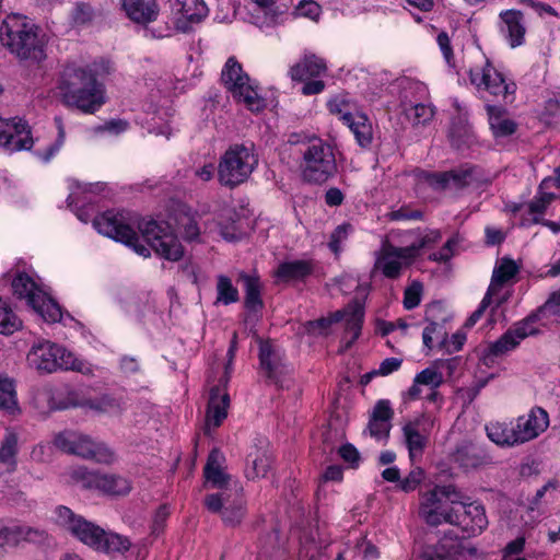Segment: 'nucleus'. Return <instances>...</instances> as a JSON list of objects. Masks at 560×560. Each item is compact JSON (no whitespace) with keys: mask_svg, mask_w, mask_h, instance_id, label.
Wrapping results in <instances>:
<instances>
[{"mask_svg":"<svg viewBox=\"0 0 560 560\" xmlns=\"http://www.w3.org/2000/svg\"><path fill=\"white\" fill-rule=\"evenodd\" d=\"M402 105L407 118L413 126H424L431 121L434 116V110L430 105H425L423 103H410L408 105L406 101H402Z\"/></svg>","mask_w":560,"mask_h":560,"instance_id":"48","label":"nucleus"},{"mask_svg":"<svg viewBox=\"0 0 560 560\" xmlns=\"http://www.w3.org/2000/svg\"><path fill=\"white\" fill-rule=\"evenodd\" d=\"M387 217L392 221L422 220L423 213L421 210L402 206L397 210L390 211Z\"/></svg>","mask_w":560,"mask_h":560,"instance_id":"60","label":"nucleus"},{"mask_svg":"<svg viewBox=\"0 0 560 560\" xmlns=\"http://www.w3.org/2000/svg\"><path fill=\"white\" fill-rule=\"evenodd\" d=\"M258 165L253 145L233 144L221 156L218 165V180L228 188L245 183Z\"/></svg>","mask_w":560,"mask_h":560,"instance_id":"4","label":"nucleus"},{"mask_svg":"<svg viewBox=\"0 0 560 560\" xmlns=\"http://www.w3.org/2000/svg\"><path fill=\"white\" fill-rule=\"evenodd\" d=\"M223 459V454L219 450H212L203 468V475L207 483L212 488L220 489L221 491L226 490L225 486L230 480V476L221 466Z\"/></svg>","mask_w":560,"mask_h":560,"instance_id":"33","label":"nucleus"},{"mask_svg":"<svg viewBox=\"0 0 560 560\" xmlns=\"http://www.w3.org/2000/svg\"><path fill=\"white\" fill-rule=\"evenodd\" d=\"M517 272L518 266L514 260L510 258H502L500 265L497 266L493 270L491 282L487 292L493 296L497 295L500 292L502 285L514 278Z\"/></svg>","mask_w":560,"mask_h":560,"instance_id":"37","label":"nucleus"},{"mask_svg":"<svg viewBox=\"0 0 560 560\" xmlns=\"http://www.w3.org/2000/svg\"><path fill=\"white\" fill-rule=\"evenodd\" d=\"M433 490L438 492V495L444 502H448L453 508L456 505L463 506L467 501L470 500L468 495H466L455 485L452 483L435 486Z\"/></svg>","mask_w":560,"mask_h":560,"instance_id":"51","label":"nucleus"},{"mask_svg":"<svg viewBox=\"0 0 560 560\" xmlns=\"http://www.w3.org/2000/svg\"><path fill=\"white\" fill-rule=\"evenodd\" d=\"M0 42L20 61L39 65L47 58L46 35L21 14H11L2 22Z\"/></svg>","mask_w":560,"mask_h":560,"instance_id":"2","label":"nucleus"},{"mask_svg":"<svg viewBox=\"0 0 560 560\" xmlns=\"http://www.w3.org/2000/svg\"><path fill=\"white\" fill-rule=\"evenodd\" d=\"M424 477V472L421 468L417 467L412 469L407 477H405L398 483V488L404 492H411L417 489Z\"/></svg>","mask_w":560,"mask_h":560,"instance_id":"59","label":"nucleus"},{"mask_svg":"<svg viewBox=\"0 0 560 560\" xmlns=\"http://www.w3.org/2000/svg\"><path fill=\"white\" fill-rule=\"evenodd\" d=\"M441 240V233L438 230H431L425 235H423L419 242L413 243L409 246H406L407 248H413L415 249V259L419 257L421 249L431 246L432 244L438 243Z\"/></svg>","mask_w":560,"mask_h":560,"instance_id":"61","label":"nucleus"},{"mask_svg":"<svg viewBox=\"0 0 560 560\" xmlns=\"http://www.w3.org/2000/svg\"><path fill=\"white\" fill-rule=\"evenodd\" d=\"M229 406V394L222 389L220 385L213 386L210 389L206 412V433H209L211 428L215 429L222 424L224 419L228 417Z\"/></svg>","mask_w":560,"mask_h":560,"instance_id":"25","label":"nucleus"},{"mask_svg":"<svg viewBox=\"0 0 560 560\" xmlns=\"http://www.w3.org/2000/svg\"><path fill=\"white\" fill-rule=\"evenodd\" d=\"M19 451V436L13 431H7L0 443V463L11 469L16 466V454Z\"/></svg>","mask_w":560,"mask_h":560,"instance_id":"45","label":"nucleus"},{"mask_svg":"<svg viewBox=\"0 0 560 560\" xmlns=\"http://www.w3.org/2000/svg\"><path fill=\"white\" fill-rule=\"evenodd\" d=\"M28 363L38 371L51 373L58 369L90 373V366L72 352L49 341L33 346L27 354Z\"/></svg>","mask_w":560,"mask_h":560,"instance_id":"6","label":"nucleus"},{"mask_svg":"<svg viewBox=\"0 0 560 560\" xmlns=\"http://www.w3.org/2000/svg\"><path fill=\"white\" fill-rule=\"evenodd\" d=\"M502 22L501 33L512 48L523 45L526 33L524 15L518 10H505L499 14Z\"/></svg>","mask_w":560,"mask_h":560,"instance_id":"27","label":"nucleus"},{"mask_svg":"<svg viewBox=\"0 0 560 560\" xmlns=\"http://www.w3.org/2000/svg\"><path fill=\"white\" fill-rule=\"evenodd\" d=\"M477 166L465 164L448 172H422L421 178L434 189L464 188L477 180Z\"/></svg>","mask_w":560,"mask_h":560,"instance_id":"18","label":"nucleus"},{"mask_svg":"<svg viewBox=\"0 0 560 560\" xmlns=\"http://www.w3.org/2000/svg\"><path fill=\"white\" fill-rule=\"evenodd\" d=\"M469 79L478 91L483 90L493 96H501L504 100L513 95L516 91L515 83H508L503 74L497 71L489 60H486L483 67L480 69H470Z\"/></svg>","mask_w":560,"mask_h":560,"instance_id":"13","label":"nucleus"},{"mask_svg":"<svg viewBox=\"0 0 560 560\" xmlns=\"http://www.w3.org/2000/svg\"><path fill=\"white\" fill-rule=\"evenodd\" d=\"M346 313L347 312L337 311L329 317H322L315 320H310L305 324V329L308 334L327 335L329 327L334 323H338L345 318Z\"/></svg>","mask_w":560,"mask_h":560,"instance_id":"52","label":"nucleus"},{"mask_svg":"<svg viewBox=\"0 0 560 560\" xmlns=\"http://www.w3.org/2000/svg\"><path fill=\"white\" fill-rule=\"evenodd\" d=\"M198 213L182 210L176 219L177 228L186 241H195L200 234Z\"/></svg>","mask_w":560,"mask_h":560,"instance_id":"46","label":"nucleus"},{"mask_svg":"<svg viewBox=\"0 0 560 560\" xmlns=\"http://www.w3.org/2000/svg\"><path fill=\"white\" fill-rule=\"evenodd\" d=\"M237 281L243 284L244 307L252 313L260 312L264 308V301L261 298L262 284L259 277L242 271L238 273Z\"/></svg>","mask_w":560,"mask_h":560,"instance_id":"31","label":"nucleus"},{"mask_svg":"<svg viewBox=\"0 0 560 560\" xmlns=\"http://www.w3.org/2000/svg\"><path fill=\"white\" fill-rule=\"evenodd\" d=\"M0 410L14 415L19 411L15 387L8 376L0 372Z\"/></svg>","mask_w":560,"mask_h":560,"instance_id":"43","label":"nucleus"},{"mask_svg":"<svg viewBox=\"0 0 560 560\" xmlns=\"http://www.w3.org/2000/svg\"><path fill=\"white\" fill-rule=\"evenodd\" d=\"M12 291L13 294L18 299L26 300L27 305L30 306L34 301H37V298L43 296V290L37 285V283L25 272L18 273L12 280Z\"/></svg>","mask_w":560,"mask_h":560,"instance_id":"34","label":"nucleus"},{"mask_svg":"<svg viewBox=\"0 0 560 560\" xmlns=\"http://www.w3.org/2000/svg\"><path fill=\"white\" fill-rule=\"evenodd\" d=\"M250 466L245 469V475L248 479H256L265 477L271 465V457L266 452L257 451L255 454H249Z\"/></svg>","mask_w":560,"mask_h":560,"instance_id":"49","label":"nucleus"},{"mask_svg":"<svg viewBox=\"0 0 560 560\" xmlns=\"http://www.w3.org/2000/svg\"><path fill=\"white\" fill-rule=\"evenodd\" d=\"M215 291V305H230L240 301L237 288L232 283L231 278L225 275H219L217 277Z\"/></svg>","mask_w":560,"mask_h":560,"instance_id":"42","label":"nucleus"},{"mask_svg":"<svg viewBox=\"0 0 560 560\" xmlns=\"http://www.w3.org/2000/svg\"><path fill=\"white\" fill-rule=\"evenodd\" d=\"M330 114L338 116L345 125L352 122L357 118V105L342 95L335 96L327 103Z\"/></svg>","mask_w":560,"mask_h":560,"instance_id":"40","label":"nucleus"},{"mask_svg":"<svg viewBox=\"0 0 560 560\" xmlns=\"http://www.w3.org/2000/svg\"><path fill=\"white\" fill-rule=\"evenodd\" d=\"M302 156V177L307 183L324 184L337 173L334 148L322 139L310 141Z\"/></svg>","mask_w":560,"mask_h":560,"instance_id":"5","label":"nucleus"},{"mask_svg":"<svg viewBox=\"0 0 560 560\" xmlns=\"http://www.w3.org/2000/svg\"><path fill=\"white\" fill-rule=\"evenodd\" d=\"M314 271L312 260H292L281 262L273 272L277 281L291 282L303 281Z\"/></svg>","mask_w":560,"mask_h":560,"instance_id":"32","label":"nucleus"},{"mask_svg":"<svg viewBox=\"0 0 560 560\" xmlns=\"http://www.w3.org/2000/svg\"><path fill=\"white\" fill-rule=\"evenodd\" d=\"M95 15V10L89 3L80 2L73 10L72 19L75 24L84 25L92 22Z\"/></svg>","mask_w":560,"mask_h":560,"instance_id":"58","label":"nucleus"},{"mask_svg":"<svg viewBox=\"0 0 560 560\" xmlns=\"http://www.w3.org/2000/svg\"><path fill=\"white\" fill-rule=\"evenodd\" d=\"M488 122L494 139L508 138L517 130V124L509 118L508 110L502 106L486 105Z\"/></svg>","mask_w":560,"mask_h":560,"instance_id":"30","label":"nucleus"},{"mask_svg":"<svg viewBox=\"0 0 560 560\" xmlns=\"http://www.w3.org/2000/svg\"><path fill=\"white\" fill-rule=\"evenodd\" d=\"M138 229L145 242L159 256L171 261L182 259L184 247L166 222L142 220L138 222Z\"/></svg>","mask_w":560,"mask_h":560,"instance_id":"9","label":"nucleus"},{"mask_svg":"<svg viewBox=\"0 0 560 560\" xmlns=\"http://www.w3.org/2000/svg\"><path fill=\"white\" fill-rule=\"evenodd\" d=\"M55 445L65 453L92 459L98 464L109 465L116 459L115 453L106 444L77 431L60 432L55 438Z\"/></svg>","mask_w":560,"mask_h":560,"instance_id":"7","label":"nucleus"},{"mask_svg":"<svg viewBox=\"0 0 560 560\" xmlns=\"http://www.w3.org/2000/svg\"><path fill=\"white\" fill-rule=\"evenodd\" d=\"M342 312H347L345 315V317H347L346 330L348 334L351 335L350 342H353L359 338V336L361 334L363 316H364L363 307L359 302H355L353 304H350Z\"/></svg>","mask_w":560,"mask_h":560,"instance_id":"47","label":"nucleus"},{"mask_svg":"<svg viewBox=\"0 0 560 560\" xmlns=\"http://www.w3.org/2000/svg\"><path fill=\"white\" fill-rule=\"evenodd\" d=\"M71 479L85 488H95L109 495H126L131 491V483L124 476L90 471L85 467L73 469Z\"/></svg>","mask_w":560,"mask_h":560,"instance_id":"12","label":"nucleus"},{"mask_svg":"<svg viewBox=\"0 0 560 560\" xmlns=\"http://www.w3.org/2000/svg\"><path fill=\"white\" fill-rule=\"evenodd\" d=\"M415 249L385 244L376 257L374 268L387 279H398L404 268L415 261Z\"/></svg>","mask_w":560,"mask_h":560,"instance_id":"14","label":"nucleus"},{"mask_svg":"<svg viewBox=\"0 0 560 560\" xmlns=\"http://www.w3.org/2000/svg\"><path fill=\"white\" fill-rule=\"evenodd\" d=\"M486 431L488 438L497 445L513 446L520 444L515 424L513 423H490L486 425Z\"/></svg>","mask_w":560,"mask_h":560,"instance_id":"36","label":"nucleus"},{"mask_svg":"<svg viewBox=\"0 0 560 560\" xmlns=\"http://www.w3.org/2000/svg\"><path fill=\"white\" fill-rule=\"evenodd\" d=\"M93 225L98 233L129 246L144 258L150 257V248L139 242L138 233L121 213L106 211L94 218Z\"/></svg>","mask_w":560,"mask_h":560,"instance_id":"10","label":"nucleus"},{"mask_svg":"<svg viewBox=\"0 0 560 560\" xmlns=\"http://www.w3.org/2000/svg\"><path fill=\"white\" fill-rule=\"evenodd\" d=\"M327 65L325 60L314 54L304 57L290 68L289 74L293 81L303 82L325 74Z\"/></svg>","mask_w":560,"mask_h":560,"instance_id":"29","label":"nucleus"},{"mask_svg":"<svg viewBox=\"0 0 560 560\" xmlns=\"http://www.w3.org/2000/svg\"><path fill=\"white\" fill-rule=\"evenodd\" d=\"M45 537L44 530L25 525L2 527L0 528V559L4 557L8 548L18 547L24 541L40 542Z\"/></svg>","mask_w":560,"mask_h":560,"instance_id":"23","label":"nucleus"},{"mask_svg":"<svg viewBox=\"0 0 560 560\" xmlns=\"http://www.w3.org/2000/svg\"><path fill=\"white\" fill-rule=\"evenodd\" d=\"M56 521L74 538L96 551L124 555L132 546L128 537L106 532L63 505L56 509Z\"/></svg>","mask_w":560,"mask_h":560,"instance_id":"3","label":"nucleus"},{"mask_svg":"<svg viewBox=\"0 0 560 560\" xmlns=\"http://www.w3.org/2000/svg\"><path fill=\"white\" fill-rule=\"evenodd\" d=\"M443 305L441 302H433L428 305L425 310V320L429 323L422 332V341L425 348L431 350L434 342L444 347L447 339V331L445 329L446 316H441Z\"/></svg>","mask_w":560,"mask_h":560,"instance_id":"22","label":"nucleus"},{"mask_svg":"<svg viewBox=\"0 0 560 560\" xmlns=\"http://www.w3.org/2000/svg\"><path fill=\"white\" fill-rule=\"evenodd\" d=\"M492 296L490 293L486 292L483 299L481 300L478 308L468 317L465 326L470 328L472 327L483 315L485 311L491 305Z\"/></svg>","mask_w":560,"mask_h":560,"instance_id":"64","label":"nucleus"},{"mask_svg":"<svg viewBox=\"0 0 560 560\" xmlns=\"http://www.w3.org/2000/svg\"><path fill=\"white\" fill-rule=\"evenodd\" d=\"M448 459L465 472L482 469L493 463L482 445L468 440L458 442L448 454Z\"/></svg>","mask_w":560,"mask_h":560,"instance_id":"15","label":"nucleus"},{"mask_svg":"<svg viewBox=\"0 0 560 560\" xmlns=\"http://www.w3.org/2000/svg\"><path fill=\"white\" fill-rule=\"evenodd\" d=\"M540 313L551 314V311H540L539 307L537 312L529 314L524 319L517 322L510 328L520 341L538 332V330L534 327V324L539 319Z\"/></svg>","mask_w":560,"mask_h":560,"instance_id":"50","label":"nucleus"},{"mask_svg":"<svg viewBox=\"0 0 560 560\" xmlns=\"http://www.w3.org/2000/svg\"><path fill=\"white\" fill-rule=\"evenodd\" d=\"M549 425V416L540 407L533 408L527 416H521L515 423L520 444L536 439Z\"/></svg>","mask_w":560,"mask_h":560,"instance_id":"24","label":"nucleus"},{"mask_svg":"<svg viewBox=\"0 0 560 560\" xmlns=\"http://www.w3.org/2000/svg\"><path fill=\"white\" fill-rule=\"evenodd\" d=\"M55 122L58 128V139L56 142L47 148V150L44 153L37 152L36 155L42 159L44 162H48L56 152L59 151L60 147L63 143L65 140V129L62 125V119L60 117L55 118Z\"/></svg>","mask_w":560,"mask_h":560,"instance_id":"57","label":"nucleus"},{"mask_svg":"<svg viewBox=\"0 0 560 560\" xmlns=\"http://www.w3.org/2000/svg\"><path fill=\"white\" fill-rule=\"evenodd\" d=\"M521 341L513 334L511 329H508L498 340L490 343L487 348L485 354L486 364L489 362H493V358L501 357L506 354L508 352L516 349L520 346Z\"/></svg>","mask_w":560,"mask_h":560,"instance_id":"39","label":"nucleus"},{"mask_svg":"<svg viewBox=\"0 0 560 560\" xmlns=\"http://www.w3.org/2000/svg\"><path fill=\"white\" fill-rule=\"evenodd\" d=\"M34 144L28 124L14 117L3 119L0 117V147L10 152L31 150Z\"/></svg>","mask_w":560,"mask_h":560,"instance_id":"16","label":"nucleus"},{"mask_svg":"<svg viewBox=\"0 0 560 560\" xmlns=\"http://www.w3.org/2000/svg\"><path fill=\"white\" fill-rule=\"evenodd\" d=\"M460 508L463 512L459 513L457 509L453 512L452 525L460 527L468 537L481 534L488 526L485 506L467 501Z\"/></svg>","mask_w":560,"mask_h":560,"instance_id":"20","label":"nucleus"},{"mask_svg":"<svg viewBox=\"0 0 560 560\" xmlns=\"http://www.w3.org/2000/svg\"><path fill=\"white\" fill-rule=\"evenodd\" d=\"M352 232V225L349 223H342L338 225L334 232L330 234L328 246L331 252L338 254L341 248V243L348 237V235Z\"/></svg>","mask_w":560,"mask_h":560,"instance_id":"56","label":"nucleus"},{"mask_svg":"<svg viewBox=\"0 0 560 560\" xmlns=\"http://www.w3.org/2000/svg\"><path fill=\"white\" fill-rule=\"evenodd\" d=\"M394 411L390 407V402L385 399L378 400L374 406L368 427L363 433L368 431L369 434L376 440L387 439L389 436Z\"/></svg>","mask_w":560,"mask_h":560,"instance_id":"26","label":"nucleus"},{"mask_svg":"<svg viewBox=\"0 0 560 560\" xmlns=\"http://www.w3.org/2000/svg\"><path fill=\"white\" fill-rule=\"evenodd\" d=\"M454 511L455 508L446 506L433 489L424 492L421 497L419 516L430 526H439L443 523L453 524Z\"/></svg>","mask_w":560,"mask_h":560,"instance_id":"21","label":"nucleus"},{"mask_svg":"<svg viewBox=\"0 0 560 560\" xmlns=\"http://www.w3.org/2000/svg\"><path fill=\"white\" fill-rule=\"evenodd\" d=\"M526 539L524 536H518L509 541L502 549V560H528L522 556L525 551Z\"/></svg>","mask_w":560,"mask_h":560,"instance_id":"53","label":"nucleus"},{"mask_svg":"<svg viewBox=\"0 0 560 560\" xmlns=\"http://www.w3.org/2000/svg\"><path fill=\"white\" fill-rule=\"evenodd\" d=\"M173 9L191 23L201 22L209 12L203 0H173Z\"/></svg>","mask_w":560,"mask_h":560,"instance_id":"38","label":"nucleus"},{"mask_svg":"<svg viewBox=\"0 0 560 560\" xmlns=\"http://www.w3.org/2000/svg\"><path fill=\"white\" fill-rule=\"evenodd\" d=\"M423 287L419 281H413L404 292V307L408 311L417 307L421 302Z\"/></svg>","mask_w":560,"mask_h":560,"instance_id":"54","label":"nucleus"},{"mask_svg":"<svg viewBox=\"0 0 560 560\" xmlns=\"http://www.w3.org/2000/svg\"><path fill=\"white\" fill-rule=\"evenodd\" d=\"M203 504L210 513L220 514L225 526H238L246 515V502L241 494L229 490L210 493L205 497Z\"/></svg>","mask_w":560,"mask_h":560,"instance_id":"11","label":"nucleus"},{"mask_svg":"<svg viewBox=\"0 0 560 560\" xmlns=\"http://www.w3.org/2000/svg\"><path fill=\"white\" fill-rule=\"evenodd\" d=\"M258 358L261 375L269 383L281 386L289 372L283 352L269 341L260 340Z\"/></svg>","mask_w":560,"mask_h":560,"instance_id":"19","label":"nucleus"},{"mask_svg":"<svg viewBox=\"0 0 560 560\" xmlns=\"http://www.w3.org/2000/svg\"><path fill=\"white\" fill-rule=\"evenodd\" d=\"M415 378L416 383L430 386L432 389L438 388L443 383L442 373L432 368L422 370L415 376Z\"/></svg>","mask_w":560,"mask_h":560,"instance_id":"55","label":"nucleus"},{"mask_svg":"<svg viewBox=\"0 0 560 560\" xmlns=\"http://www.w3.org/2000/svg\"><path fill=\"white\" fill-rule=\"evenodd\" d=\"M78 406L88 407L97 412H116L121 410V399L110 394H102L82 401H71L68 405L60 406L59 409Z\"/></svg>","mask_w":560,"mask_h":560,"instance_id":"35","label":"nucleus"},{"mask_svg":"<svg viewBox=\"0 0 560 560\" xmlns=\"http://www.w3.org/2000/svg\"><path fill=\"white\" fill-rule=\"evenodd\" d=\"M438 45L443 54V57L448 66L454 65V52L451 44V38L446 32H441L436 37Z\"/></svg>","mask_w":560,"mask_h":560,"instance_id":"63","label":"nucleus"},{"mask_svg":"<svg viewBox=\"0 0 560 560\" xmlns=\"http://www.w3.org/2000/svg\"><path fill=\"white\" fill-rule=\"evenodd\" d=\"M44 320L48 323L59 322L62 317L60 306L45 292L30 305Z\"/></svg>","mask_w":560,"mask_h":560,"instance_id":"41","label":"nucleus"},{"mask_svg":"<svg viewBox=\"0 0 560 560\" xmlns=\"http://www.w3.org/2000/svg\"><path fill=\"white\" fill-rule=\"evenodd\" d=\"M354 138L360 147L368 148L373 140L372 125L368 116L363 113H357V118L352 122H348Z\"/></svg>","mask_w":560,"mask_h":560,"instance_id":"44","label":"nucleus"},{"mask_svg":"<svg viewBox=\"0 0 560 560\" xmlns=\"http://www.w3.org/2000/svg\"><path fill=\"white\" fill-rule=\"evenodd\" d=\"M560 117V100L549 98L546 101L540 118L548 125L555 122V119Z\"/></svg>","mask_w":560,"mask_h":560,"instance_id":"62","label":"nucleus"},{"mask_svg":"<svg viewBox=\"0 0 560 560\" xmlns=\"http://www.w3.org/2000/svg\"><path fill=\"white\" fill-rule=\"evenodd\" d=\"M432 425L433 421L425 415H421L404 424V441L412 462L422 457L429 443Z\"/></svg>","mask_w":560,"mask_h":560,"instance_id":"17","label":"nucleus"},{"mask_svg":"<svg viewBox=\"0 0 560 560\" xmlns=\"http://www.w3.org/2000/svg\"><path fill=\"white\" fill-rule=\"evenodd\" d=\"M126 15L135 23L148 25L156 21L160 7L155 0H121Z\"/></svg>","mask_w":560,"mask_h":560,"instance_id":"28","label":"nucleus"},{"mask_svg":"<svg viewBox=\"0 0 560 560\" xmlns=\"http://www.w3.org/2000/svg\"><path fill=\"white\" fill-rule=\"evenodd\" d=\"M58 91L65 105L86 114H94L105 103L104 85L88 66L67 65L60 73Z\"/></svg>","mask_w":560,"mask_h":560,"instance_id":"1","label":"nucleus"},{"mask_svg":"<svg viewBox=\"0 0 560 560\" xmlns=\"http://www.w3.org/2000/svg\"><path fill=\"white\" fill-rule=\"evenodd\" d=\"M221 80L226 90L237 101L244 103L252 112H259L265 107L264 98L258 95L247 73L235 57H230L221 73Z\"/></svg>","mask_w":560,"mask_h":560,"instance_id":"8","label":"nucleus"}]
</instances>
